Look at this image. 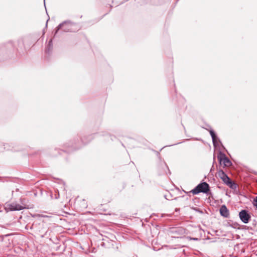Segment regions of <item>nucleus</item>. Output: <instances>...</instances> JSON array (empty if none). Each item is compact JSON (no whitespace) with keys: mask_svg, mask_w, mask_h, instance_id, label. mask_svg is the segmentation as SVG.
Returning a JSON list of instances; mask_svg holds the SVG:
<instances>
[{"mask_svg":"<svg viewBox=\"0 0 257 257\" xmlns=\"http://www.w3.org/2000/svg\"><path fill=\"white\" fill-rule=\"evenodd\" d=\"M218 176L223 181L224 183L227 185L230 188H235V184L231 181L230 179L222 170H219L218 172Z\"/></svg>","mask_w":257,"mask_h":257,"instance_id":"obj_2","label":"nucleus"},{"mask_svg":"<svg viewBox=\"0 0 257 257\" xmlns=\"http://www.w3.org/2000/svg\"><path fill=\"white\" fill-rule=\"evenodd\" d=\"M220 213L221 216L227 218L229 216V212L228 209L227 208L225 205H222L220 208Z\"/></svg>","mask_w":257,"mask_h":257,"instance_id":"obj_5","label":"nucleus"},{"mask_svg":"<svg viewBox=\"0 0 257 257\" xmlns=\"http://www.w3.org/2000/svg\"><path fill=\"white\" fill-rule=\"evenodd\" d=\"M59 196H60V195H59V192H58L57 193H55L54 195H51L52 198H54V199H56L59 198Z\"/></svg>","mask_w":257,"mask_h":257,"instance_id":"obj_9","label":"nucleus"},{"mask_svg":"<svg viewBox=\"0 0 257 257\" xmlns=\"http://www.w3.org/2000/svg\"><path fill=\"white\" fill-rule=\"evenodd\" d=\"M209 191V186L206 182H202L199 184L195 188L192 189L190 192L194 195L199 193H207Z\"/></svg>","mask_w":257,"mask_h":257,"instance_id":"obj_1","label":"nucleus"},{"mask_svg":"<svg viewBox=\"0 0 257 257\" xmlns=\"http://www.w3.org/2000/svg\"><path fill=\"white\" fill-rule=\"evenodd\" d=\"M37 216H39V217H49L47 215H42V214H38Z\"/></svg>","mask_w":257,"mask_h":257,"instance_id":"obj_10","label":"nucleus"},{"mask_svg":"<svg viewBox=\"0 0 257 257\" xmlns=\"http://www.w3.org/2000/svg\"><path fill=\"white\" fill-rule=\"evenodd\" d=\"M209 133H210V135L211 136L213 143V144H214L215 142L216 138L215 134V133L214 132V131L213 130H210L209 131Z\"/></svg>","mask_w":257,"mask_h":257,"instance_id":"obj_7","label":"nucleus"},{"mask_svg":"<svg viewBox=\"0 0 257 257\" xmlns=\"http://www.w3.org/2000/svg\"><path fill=\"white\" fill-rule=\"evenodd\" d=\"M240 220L244 223H247L250 219L251 216L245 210H241L239 213Z\"/></svg>","mask_w":257,"mask_h":257,"instance_id":"obj_4","label":"nucleus"},{"mask_svg":"<svg viewBox=\"0 0 257 257\" xmlns=\"http://www.w3.org/2000/svg\"><path fill=\"white\" fill-rule=\"evenodd\" d=\"M175 232H179L180 234H183L184 233V230L182 228H179L177 229L176 231H175Z\"/></svg>","mask_w":257,"mask_h":257,"instance_id":"obj_8","label":"nucleus"},{"mask_svg":"<svg viewBox=\"0 0 257 257\" xmlns=\"http://www.w3.org/2000/svg\"><path fill=\"white\" fill-rule=\"evenodd\" d=\"M61 27V25H59L58 28Z\"/></svg>","mask_w":257,"mask_h":257,"instance_id":"obj_12","label":"nucleus"},{"mask_svg":"<svg viewBox=\"0 0 257 257\" xmlns=\"http://www.w3.org/2000/svg\"><path fill=\"white\" fill-rule=\"evenodd\" d=\"M25 208H26L25 206L16 202L6 203L5 206V210L7 212L13 211H19Z\"/></svg>","mask_w":257,"mask_h":257,"instance_id":"obj_3","label":"nucleus"},{"mask_svg":"<svg viewBox=\"0 0 257 257\" xmlns=\"http://www.w3.org/2000/svg\"><path fill=\"white\" fill-rule=\"evenodd\" d=\"M219 161L220 164H223L225 166H229L231 165V163L230 160L225 156L220 157Z\"/></svg>","mask_w":257,"mask_h":257,"instance_id":"obj_6","label":"nucleus"},{"mask_svg":"<svg viewBox=\"0 0 257 257\" xmlns=\"http://www.w3.org/2000/svg\"><path fill=\"white\" fill-rule=\"evenodd\" d=\"M254 202H255L254 206H255L257 208V196H256L254 199Z\"/></svg>","mask_w":257,"mask_h":257,"instance_id":"obj_11","label":"nucleus"}]
</instances>
